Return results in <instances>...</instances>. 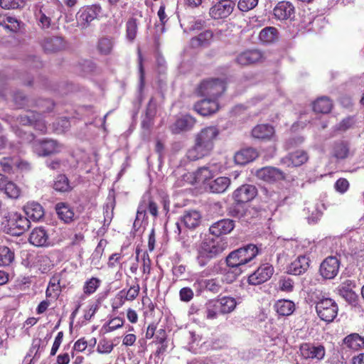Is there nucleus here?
<instances>
[{"label":"nucleus","instance_id":"nucleus-1","mask_svg":"<svg viewBox=\"0 0 364 364\" xmlns=\"http://www.w3.org/2000/svg\"><path fill=\"white\" fill-rule=\"evenodd\" d=\"M220 134L216 126L202 129L195 136V144L186 153L191 161H196L208 156L213 151L215 141Z\"/></svg>","mask_w":364,"mask_h":364},{"label":"nucleus","instance_id":"nucleus-2","mask_svg":"<svg viewBox=\"0 0 364 364\" xmlns=\"http://www.w3.org/2000/svg\"><path fill=\"white\" fill-rule=\"evenodd\" d=\"M259 253L258 247L253 244H248L242 247L232 251L226 257L228 267L232 269L231 272H228V282H233L244 271V267L250 262Z\"/></svg>","mask_w":364,"mask_h":364},{"label":"nucleus","instance_id":"nucleus-3","mask_svg":"<svg viewBox=\"0 0 364 364\" xmlns=\"http://www.w3.org/2000/svg\"><path fill=\"white\" fill-rule=\"evenodd\" d=\"M225 243L220 240H205L198 250L197 262L200 267L205 266L208 262L225 249Z\"/></svg>","mask_w":364,"mask_h":364},{"label":"nucleus","instance_id":"nucleus-4","mask_svg":"<svg viewBox=\"0 0 364 364\" xmlns=\"http://www.w3.org/2000/svg\"><path fill=\"white\" fill-rule=\"evenodd\" d=\"M102 9L100 4L85 6L77 12L75 18L77 26L85 29L92 25V22L102 16Z\"/></svg>","mask_w":364,"mask_h":364},{"label":"nucleus","instance_id":"nucleus-5","mask_svg":"<svg viewBox=\"0 0 364 364\" xmlns=\"http://www.w3.org/2000/svg\"><path fill=\"white\" fill-rule=\"evenodd\" d=\"M226 89L225 82L219 78L204 80L197 88L199 95L217 100Z\"/></svg>","mask_w":364,"mask_h":364},{"label":"nucleus","instance_id":"nucleus-6","mask_svg":"<svg viewBox=\"0 0 364 364\" xmlns=\"http://www.w3.org/2000/svg\"><path fill=\"white\" fill-rule=\"evenodd\" d=\"M316 310L318 317L327 322H332L338 314V305L330 298H323L316 304Z\"/></svg>","mask_w":364,"mask_h":364},{"label":"nucleus","instance_id":"nucleus-7","mask_svg":"<svg viewBox=\"0 0 364 364\" xmlns=\"http://www.w3.org/2000/svg\"><path fill=\"white\" fill-rule=\"evenodd\" d=\"M32 148L38 156H46L60 152L63 145L55 140L45 139L43 140H35L33 142Z\"/></svg>","mask_w":364,"mask_h":364},{"label":"nucleus","instance_id":"nucleus-8","mask_svg":"<svg viewBox=\"0 0 364 364\" xmlns=\"http://www.w3.org/2000/svg\"><path fill=\"white\" fill-rule=\"evenodd\" d=\"M56 9L50 4H43L35 11V18L38 26L42 29L50 27L53 21L55 18Z\"/></svg>","mask_w":364,"mask_h":364},{"label":"nucleus","instance_id":"nucleus-9","mask_svg":"<svg viewBox=\"0 0 364 364\" xmlns=\"http://www.w3.org/2000/svg\"><path fill=\"white\" fill-rule=\"evenodd\" d=\"M221 166L216 163H210L198 168L191 176H193L191 183H205L214 177L220 170Z\"/></svg>","mask_w":364,"mask_h":364},{"label":"nucleus","instance_id":"nucleus-10","mask_svg":"<svg viewBox=\"0 0 364 364\" xmlns=\"http://www.w3.org/2000/svg\"><path fill=\"white\" fill-rule=\"evenodd\" d=\"M16 121L24 126H32L36 130L42 133L46 132V124L42 118L41 114L33 111H28L23 114H20L16 118Z\"/></svg>","mask_w":364,"mask_h":364},{"label":"nucleus","instance_id":"nucleus-11","mask_svg":"<svg viewBox=\"0 0 364 364\" xmlns=\"http://www.w3.org/2000/svg\"><path fill=\"white\" fill-rule=\"evenodd\" d=\"M340 260L336 256L326 257L321 264L319 272L323 278L331 279L336 277L340 269Z\"/></svg>","mask_w":364,"mask_h":364},{"label":"nucleus","instance_id":"nucleus-12","mask_svg":"<svg viewBox=\"0 0 364 364\" xmlns=\"http://www.w3.org/2000/svg\"><path fill=\"white\" fill-rule=\"evenodd\" d=\"M235 4L233 1L214 4L209 9V16L214 20L225 19L233 11Z\"/></svg>","mask_w":364,"mask_h":364},{"label":"nucleus","instance_id":"nucleus-13","mask_svg":"<svg viewBox=\"0 0 364 364\" xmlns=\"http://www.w3.org/2000/svg\"><path fill=\"white\" fill-rule=\"evenodd\" d=\"M274 273V267L269 264H264L250 274L248 282L252 285H258L269 280Z\"/></svg>","mask_w":364,"mask_h":364},{"label":"nucleus","instance_id":"nucleus-14","mask_svg":"<svg viewBox=\"0 0 364 364\" xmlns=\"http://www.w3.org/2000/svg\"><path fill=\"white\" fill-rule=\"evenodd\" d=\"M355 287L354 280L346 279L338 287L339 295L351 305H355L358 299V294L353 291Z\"/></svg>","mask_w":364,"mask_h":364},{"label":"nucleus","instance_id":"nucleus-15","mask_svg":"<svg viewBox=\"0 0 364 364\" xmlns=\"http://www.w3.org/2000/svg\"><path fill=\"white\" fill-rule=\"evenodd\" d=\"M29 242L36 247H49L52 245L48 233L44 227L35 228L30 233Z\"/></svg>","mask_w":364,"mask_h":364},{"label":"nucleus","instance_id":"nucleus-16","mask_svg":"<svg viewBox=\"0 0 364 364\" xmlns=\"http://www.w3.org/2000/svg\"><path fill=\"white\" fill-rule=\"evenodd\" d=\"M273 14L279 21L291 20L294 17L295 8L291 2L282 1L274 6Z\"/></svg>","mask_w":364,"mask_h":364},{"label":"nucleus","instance_id":"nucleus-17","mask_svg":"<svg viewBox=\"0 0 364 364\" xmlns=\"http://www.w3.org/2000/svg\"><path fill=\"white\" fill-rule=\"evenodd\" d=\"M257 190L253 185L245 184L236 189L233 193L235 201L238 203H247L255 198Z\"/></svg>","mask_w":364,"mask_h":364},{"label":"nucleus","instance_id":"nucleus-18","mask_svg":"<svg viewBox=\"0 0 364 364\" xmlns=\"http://www.w3.org/2000/svg\"><path fill=\"white\" fill-rule=\"evenodd\" d=\"M301 355L306 359L322 360L326 354L325 348L322 345L303 343L300 346Z\"/></svg>","mask_w":364,"mask_h":364},{"label":"nucleus","instance_id":"nucleus-19","mask_svg":"<svg viewBox=\"0 0 364 364\" xmlns=\"http://www.w3.org/2000/svg\"><path fill=\"white\" fill-rule=\"evenodd\" d=\"M5 221L11 228L18 229V232H15L16 235L21 234L30 227L29 218L17 213H10L9 218H6Z\"/></svg>","mask_w":364,"mask_h":364},{"label":"nucleus","instance_id":"nucleus-20","mask_svg":"<svg viewBox=\"0 0 364 364\" xmlns=\"http://www.w3.org/2000/svg\"><path fill=\"white\" fill-rule=\"evenodd\" d=\"M219 109L217 100L207 97L194 105V110L201 116H209Z\"/></svg>","mask_w":364,"mask_h":364},{"label":"nucleus","instance_id":"nucleus-21","mask_svg":"<svg viewBox=\"0 0 364 364\" xmlns=\"http://www.w3.org/2000/svg\"><path fill=\"white\" fill-rule=\"evenodd\" d=\"M308 159L309 156L305 151L296 150L282 158L280 163L287 167H296L306 163Z\"/></svg>","mask_w":364,"mask_h":364},{"label":"nucleus","instance_id":"nucleus-22","mask_svg":"<svg viewBox=\"0 0 364 364\" xmlns=\"http://www.w3.org/2000/svg\"><path fill=\"white\" fill-rule=\"evenodd\" d=\"M147 210L153 217L158 216V205L149 196L143 198L137 209L136 220L144 219Z\"/></svg>","mask_w":364,"mask_h":364},{"label":"nucleus","instance_id":"nucleus-23","mask_svg":"<svg viewBox=\"0 0 364 364\" xmlns=\"http://www.w3.org/2000/svg\"><path fill=\"white\" fill-rule=\"evenodd\" d=\"M353 154L348 141H336L331 146V155L337 160L346 159Z\"/></svg>","mask_w":364,"mask_h":364},{"label":"nucleus","instance_id":"nucleus-24","mask_svg":"<svg viewBox=\"0 0 364 364\" xmlns=\"http://www.w3.org/2000/svg\"><path fill=\"white\" fill-rule=\"evenodd\" d=\"M235 228L232 220L223 219L213 223L209 228L210 233L216 237L230 233Z\"/></svg>","mask_w":364,"mask_h":364},{"label":"nucleus","instance_id":"nucleus-25","mask_svg":"<svg viewBox=\"0 0 364 364\" xmlns=\"http://www.w3.org/2000/svg\"><path fill=\"white\" fill-rule=\"evenodd\" d=\"M46 53H51L58 52L65 47L64 39L60 36L46 37L41 43Z\"/></svg>","mask_w":364,"mask_h":364},{"label":"nucleus","instance_id":"nucleus-26","mask_svg":"<svg viewBox=\"0 0 364 364\" xmlns=\"http://www.w3.org/2000/svg\"><path fill=\"white\" fill-rule=\"evenodd\" d=\"M256 175L259 178L268 182L284 179L285 177L281 170L272 166L260 168L257 171Z\"/></svg>","mask_w":364,"mask_h":364},{"label":"nucleus","instance_id":"nucleus-27","mask_svg":"<svg viewBox=\"0 0 364 364\" xmlns=\"http://www.w3.org/2000/svg\"><path fill=\"white\" fill-rule=\"evenodd\" d=\"M263 58V53L259 50H246L237 55L236 61L241 65H248L259 62Z\"/></svg>","mask_w":364,"mask_h":364},{"label":"nucleus","instance_id":"nucleus-28","mask_svg":"<svg viewBox=\"0 0 364 364\" xmlns=\"http://www.w3.org/2000/svg\"><path fill=\"white\" fill-rule=\"evenodd\" d=\"M195 124V118L190 114H186L176 119L171 127V129L173 133L178 134L181 132L191 129Z\"/></svg>","mask_w":364,"mask_h":364},{"label":"nucleus","instance_id":"nucleus-29","mask_svg":"<svg viewBox=\"0 0 364 364\" xmlns=\"http://www.w3.org/2000/svg\"><path fill=\"white\" fill-rule=\"evenodd\" d=\"M181 223L188 229H195L201 222L200 213L194 210H186L181 217Z\"/></svg>","mask_w":364,"mask_h":364},{"label":"nucleus","instance_id":"nucleus-30","mask_svg":"<svg viewBox=\"0 0 364 364\" xmlns=\"http://www.w3.org/2000/svg\"><path fill=\"white\" fill-rule=\"evenodd\" d=\"M274 134V129L267 124L255 126L252 130V136L259 140H269Z\"/></svg>","mask_w":364,"mask_h":364},{"label":"nucleus","instance_id":"nucleus-31","mask_svg":"<svg viewBox=\"0 0 364 364\" xmlns=\"http://www.w3.org/2000/svg\"><path fill=\"white\" fill-rule=\"evenodd\" d=\"M258 156L257 151L253 148L241 149L235 154V161L239 165H245L254 161Z\"/></svg>","mask_w":364,"mask_h":364},{"label":"nucleus","instance_id":"nucleus-32","mask_svg":"<svg viewBox=\"0 0 364 364\" xmlns=\"http://www.w3.org/2000/svg\"><path fill=\"white\" fill-rule=\"evenodd\" d=\"M309 259L304 255L299 256L294 262L291 263L288 268V273L300 275L304 273L309 268Z\"/></svg>","mask_w":364,"mask_h":364},{"label":"nucleus","instance_id":"nucleus-33","mask_svg":"<svg viewBox=\"0 0 364 364\" xmlns=\"http://www.w3.org/2000/svg\"><path fill=\"white\" fill-rule=\"evenodd\" d=\"M55 209L58 218L65 223H70L73 220L74 211L73 208L66 203H58Z\"/></svg>","mask_w":364,"mask_h":364},{"label":"nucleus","instance_id":"nucleus-34","mask_svg":"<svg viewBox=\"0 0 364 364\" xmlns=\"http://www.w3.org/2000/svg\"><path fill=\"white\" fill-rule=\"evenodd\" d=\"M230 185V179L228 177L220 176L213 181H210L207 188L213 193H222L227 191Z\"/></svg>","mask_w":364,"mask_h":364},{"label":"nucleus","instance_id":"nucleus-35","mask_svg":"<svg viewBox=\"0 0 364 364\" xmlns=\"http://www.w3.org/2000/svg\"><path fill=\"white\" fill-rule=\"evenodd\" d=\"M24 211L26 216L33 221H38L44 215L43 207L35 202L28 203L24 207Z\"/></svg>","mask_w":364,"mask_h":364},{"label":"nucleus","instance_id":"nucleus-36","mask_svg":"<svg viewBox=\"0 0 364 364\" xmlns=\"http://www.w3.org/2000/svg\"><path fill=\"white\" fill-rule=\"evenodd\" d=\"M213 38V33L210 30H206L200 33L198 36L191 39V45L193 48L207 47Z\"/></svg>","mask_w":364,"mask_h":364},{"label":"nucleus","instance_id":"nucleus-37","mask_svg":"<svg viewBox=\"0 0 364 364\" xmlns=\"http://www.w3.org/2000/svg\"><path fill=\"white\" fill-rule=\"evenodd\" d=\"M343 341L347 348L353 350H359L364 348V337L356 333L346 336Z\"/></svg>","mask_w":364,"mask_h":364},{"label":"nucleus","instance_id":"nucleus-38","mask_svg":"<svg viewBox=\"0 0 364 364\" xmlns=\"http://www.w3.org/2000/svg\"><path fill=\"white\" fill-rule=\"evenodd\" d=\"M274 309L280 316H287L292 314L294 311L295 304L290 300L281 299L276 302Z\"/></svg>","mask_w":364,"mask_h":364},{"label":"nucleus","instance_id":"nucleus-39","mask_svg":"<svg viewBox=\"0 0 364 364\" xmlns=\"http://www.w3.org/2000/svg\"><path fill=\"white\" fill-rule=\"evenodd\" d=\"M114 46V40L112 37L103 36L98 40L97 49L101 55H110Z\"/></svg>","mask_w":364,"mask_h":364},{"label":"nucleus","instance_id":"nucleus-40","mask_svg":"<svg viewBox=\"0 0 364 364\" xmlns=\"http://www.w3.org/2000/svg\"><path fill=\"white\" fill-rule=\"evenodd\" d=\"M220 314H225L232 312L237 306L235 299L230 296H223L216 300Z\"/></svg>","mask_w":364,"mask_h":364},{"label":"nucleus","instance_id":"nucleus-41","mask_svg":"<svg viewBox=\"0 0 364 364\" xmlns=\"http://www.w3.org/2000/svg\"><path fill=\"white\" fill-rule=\"evenodd\" d=\"M0 166L2 171L5 173H10L13 172L14 167L16 166L22 168V166H28L27 163L18 162V160L11 157H4L0 161Z\"/></svg>","mask_w":364,"mask_h":364},{"label":"nucleus","instance_id":"nucleus-42","mask_svg":"<svg viewBox=\"0 0 364 364\" xmlns=\"http://www.w3.org/2000/svg\"><path fill=\"white\" fill-rule=\"evenodd\" d=\"M53 188L58 192H69L72 190L68 177L64 174H60L55 177L53 185Z\"/></svg>","mask_w":364,"mask_h":364},{"label":"nucleus","instance_id":"nucleus-43","mask_svg":"<svg viewBox=\"0 0 364 364\" xmlns=\"http://www.w3.org/2000/svg\"><path fill=\"white\" fill-rule=\"evenodd\" d=\"M259 38L264 43H272L278 39V31L274 27H266L260 31Z\"/></svg>","mask_w":364,"mask_h":364},{"label":"nucleus","instance_id":"nucleus-44","mask_svg":"<svg viewBox=\"0 0 364 364\" xmlns=\"http://www.w3.org/2000/svg\"><path fill=\"white\" fill-rule=\"evenodd\" d=\"M332 103L329 98L322 97L316 100L313 104V109L316 112L326 114L331 111Z\"/></svg>","mask_w":364,"mask_h":364},{"label":"nucleus","instance_id":"nucleus-45","mask_svg":"<svg viewBox=\"0 0 364 364\" xmlns=\"http://www.w3.org/2000/svg\"><path fill=\"white\" fill-rule=\"evenodd\" d=\"M198 285L201 289L213 293H218L221 289L220 283L215 279H200L198 281Z\"/></svg>","mask_w":364,"mask_h":364},{"label":"nucleus","instance_id":"nucleus-46","mask_svg":"<svg viewBox=\"0 0 364 364\" xmlns=\"http://www.w3.org/2000/svg\"><path fill=\"white\" fill-rule=\"evenodd\" d=\"M14 259V253L6 246H0V266H8Z\"/></svg>","mask_w":364,"mask_h":364},{"label":"nucleus","instance_id":"nucleus-47","mask_svg":"<svg viewBox=\"0 0 364 364\" xmlns=\"http://www.w3.org/2000/svg\"><path fill=\"white\" fill-rule=\"evenodd\" d=\"M186 338L188 339L187 349L196 353L200 341V337L193 331H188L186 333Z\"/></svg>","mask_w":364,"mask_h":364},{"label":"nucleus","instance_id":"nucleus-48","mask_svg":"<svg viewBox=\"0 0 364 364\" xmlns=\"http://www.w3.org/2000/svg\"><path fill=\"white\" fill-rule=\"evenodd\" d=\"M216 300H210L206 304V317L208 319H215L220 314Z\"/></svg>","mask_w":364,"mask_h":364},{"label":"nucleus","instance_id":"nucleus-49","mask_svg":"<svg viewBox=\"0 0 364 364\" xmlns=\"http://www.w3.org/2000/svg\"><path fill=\"white\" fill-rule=\"evenodd\" d=\"M4 193L11 198H17L20 195L19 188L12 181H9L6 186L2 188Z\"/></svg>","mask_w":364,"mask_h":364},{"label":"nucleus","instance_id":"nucleus-50","mask_svg":"<svg viewBox=\"0 0 364 364\" xmlns=\"http://www.w3.org/2000/svg\"><path fill=\"white\" fill-rule=\"evenodd\" d=\"M16 136L19 138L21 143H32L34 140V135L31 132H26L18 127H12Z\"/></svg>","mask_w":364,"mask_h":364},{"label":"nucleus","instance_id":"nucleus-51","mask_svg":"<svg viewBox=\"0 0 364 364\" xmlns=\"http://www.w3.org/2000/svg\"><path fill=\"white\" fill-rule=\"evenodd\" d=\"M137 28L138 26L136 19L130 18L127 22V38L129 41L132 42L135 39L136 36Z\"/></svg>","mask_w":364,"mask_h":364},{"label":"nucleus","instance_id":"nucleus-52","mask_svg":"<svg viewBox=\"0 0 364 364\" xmlns=\"http://www.w3.org/2000/svg\"><path fill=\"white\" fill-rule=\"evenodd\" d=\"M100 284V280L99 279L95 277L91 278L85 283L83 287L84 293L88 295L93 294L99 287Z\"/></svg>","mask_w":364,"mask_h":364},{"label":"nucleus","instance_id":"nucleus-53","mask_svg":"<svg viewBox=\"0 0 364 364\" xmlns=\"http://www.w3.org/2000/svg\"><path fill=\"white\" fill-rule=\"evenodd\" d=\"M24 5L23 0H0V6L5 9H16Z\"/></svg>","mask_w":364,"mask_h":364},{"label":"nucleus","instance_id":"nucleus-54","mask_svg":"<svg viewBox=\"0 0 364 364\" xmlns=\"http://www.w3.org/2000/svg\"><path fill=\"white\" fill-rule=\"evenodd\" d=\"M114 344L110 341L103 338L100 341L97 350L100 353L108 354L112 352L114 348Z\"/></svg>","mask_w":364,"mask_h":364},{"label":"nucleus","instance_id":"nucleus-55","mask_svg":"<svg viewBox=\"0 0 364 364\" xmlns=\"http://www.w3.org/2000/svg\"><path fill=\"white\" fill-rule=\"evenodd\" d=\"M258 4V0H240L237 4L238 9L246 12L253 9Z\"/></svg>","mask_w":364,"mask_h":364},{"label":"nucleus","instance_id":"nucleus-56","mask_svg":"<svg viewBox=\"0 0 364 364\" xmlns=\"http://www.w3.org/2000/svg\"><path fill=\"white\" fill-rule=\"evenodd\" d=\"M279 289L286 292H291L294 289V282L289 277H282L279 281Z\"/></svg>","mask_w":364,"mask_h":364},{"label":"nucleus","instance_id":"nucleus-57","mask_svg":"<svg viewBox=\"0 0 364 364\" xmlns=\"http://www.w3.org/2000/svg\"><path fill=\"white\" fill-rule=\"evenodd\" d=\"M138 60H139V91L141 93L142 92L143 87L144 86V70L143 68V58L140 50H138Z\"/></svg>","mask_w":364,"mask_h":364},{"label":"nucleus","instance_id":"nucleus-58","mask_svg":"<svg viewBox=\"0 0 364 364\" xmlns=\"http://www.w3.org/2000/svg\"><path fill=\"white\" fill-rule=\"evenodd\" d=\"M107 245V241L105 240H100L98 242L97 246L96 247L94 252L92 255V261L97 260L99 261L102 254L104 252L105 247Z\"/></svg>","mask_w":364,"mask_h":364},{"label":"nucleus","instance_id":"nucleus-59","mask_svg":"<svg viewBox=\"0 0 364 364\" xmlns=\"http://www.w3.org/2000/svg\"><path fill=\"white\" fill-rule=\"evenodd\" d=\"M355 121L353 117H348L343 119L338 126V129L342 132H345L347 129L351 128L355 124Z\"/></svg>","mask_w":364,"mask_h":364},{"label":"nucleus","instance_id":"nucleus-60","mask_svg":"<svg viewBox=\"0 0 364 364\" xmlns=\"http://www.w3.org/2000/svg\"><path fill=\"white\" fill-rule=\"evenodd\" d=\"M180 299L183 301H190L193 297V291L189 287H183L179 291Z\"/></svg>","mask_w":364,"mask_h":364},{"label":"nucleus","instance_id":"nucleus-61","mask_svg":"<svg viewBox=\"0 0 364 364\" xmlns=\"http://www.w3.org/2000/svg\"><path fill=\"white\" fill-rule=\"evenodd\" d=\"M334 186L338 192L341 193H344L348 189L349 183L345 178H339L338 180L336 181Z\"/></svg>","mask_w":364,"mask_h":364},{"label":"nucleus","instance_id":"nucleus-62","mask_svg":"<svg viewBox=\"0 0 364 364\" xmlns=\"http://www.w3.org/2000/svg\"><path fill=\"white\" fill-rule=\"evenodd\" d=\"M4 23H8L9 24H6L5 27L14 31L19 28L18 21L15 17L6 16L5 19H4Z\"/></svg>","mask_w":364,"mask_h":364},{"label":"nucleus","instance_id":"nucleus-63","mask_svg":"<svg viewBox=\"0 0 364 364\" xmlns=\"http://www.w3.org/2000/svg\"><path fill=\"white\" fill-rule=\"evenodd\" d=\"M38 106L41 112H50L54 107V102L50 100H40Z\"/></svg>","mask_w":364,"mask_h":364},{"label":"nucleus","instance_id":"nucleus-64","mask_svg":"<svg viewBox=\"0 0 364 364\" xmlns=\"http://www.w3.org/2000/svg\"><path fill=\"white\" fill-rule=\"evenodd\" d=\"M139 285L138 284L132 286L127 291L126 295V299L132 301L136 298L139 292Z\"/></svg>","mask_w":364,"mask_h":364}]
</instances>
